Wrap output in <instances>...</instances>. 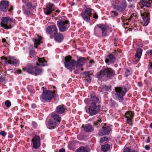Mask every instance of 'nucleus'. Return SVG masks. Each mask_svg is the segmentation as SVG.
<instances>
[{"mask_svg":"<svg viewBox=\"0 0 152 152\" xmlns=\"http://www.w3.org/2000/svg\"><path fill=\"white\" fill-rule=\"evenodd\" d=\"M115 73V71L112 69L107 68L101 70L99 73L97 74L96 76L99 79L108 78L113 76Z\"/></svg>","mask_w":152,"mask_h":152,"instance_id":"nucleus-1","label":"nucleus"},{"mask_svg":"<svg viewBox=\"0 0 152 152\" xmlns=\"http://www.w3.org/2000/svg\"><path fill=\"white\" fill-rule=\"evenodd\" d=\"M55 90L53 91L51 90L46 91L43 90L41 99L42 101L50 102L53 98L55 97Z\"/></svg>","mask_w":152,"mask_h":152,"instance_id":"nucleus-2","label":"nucleus"},{"mask_svg":"<svg viewBox=\"0 0 152 152\" xmlns=\"http://www.w3.org/2000/svg\"><path fill=\"white\" fill-rule=\"evenodd\" d=\"M65 60L64 65L66 68L69 69L71 71L75 69L76 62L75 60L71 59V56H69L66 57L65 58Z\"/></svg>","mask_w":152,"mask_h":152,"instance_id":"nucleus-3","label":"nucleus"},{"mask_svg":"<svg viewBox=\"0 0 152 152\" xmlns=\"http://www.w3.org/2000/svg\"><path fill=\"white\" fill-rule=\"evenodd\" d=\"M126 88L124 87L122 88L121 87H116L115 88V95L117 99L119 100H123V96L126 94Z\"/></svg>","mask_w":152,"mask_h":152,"instance_id":"nucleus-4","label":"nucleus"},{"mask_svg":"<svg viewBox=\"0 0 152 152\" xmlns=\"http://www.w3.org/2000/svg\"><path fill=\"white\" fill-rule=\"evenodd\" d=\"M14 20L11 18H9L7 17H3L1 19V26L7 29H10L12 28L11 24L14 23Z\"/></svg>","mask_w":152,"mask_h":152,"instance_id":"nucleus-5","label":"nucleus"},{"mask_svg":"<svg viewBox=\"0 0 152 152\" xmlns=\"http://www.w3.org/2000/svg\"><path fill=\"white\" fill-rule=\"evenodd\" d=\"M57 24L59 30L62 32L67 30L69 26V24L67 20L63 21L60 20L57 21Z\"/></svg>","mask_w":152,"mask_h":152,"instance_id":"nucleus-6","label":"nucleus"},{"mask_svg":"<svg viewBox=\"0 0 152 152\" xmlns=\"http://www.w3.org/2000/svg\"><path fill=\"white\" fill-rule=\"evenodd\" d=\"M100 105H96L94 104H91L88 109V113L91 116L96 114L100 110Z\"/></svg>","mask_w":152,"mask_h":152,"instance_id":"nucleus-7","label":"nucleus"},{"mask_svg":"<svg viewBox=\"0 0 152 152\" xmlns=\"http://www.w3.org/2000/svg\"><path fill=\"white\" fill-rule=\"evenodd\" d=\"M127 6L126 1V0H121L120 4L114 5L115 9L119 12H122L125 10Z\"/></svg>","mask_w":152,"mask_h":152,"instance_id":"nucleus-8","label":"nucleus"},{"mask_svg":"<svg viewBox=\"0 0 152 152\" xmlns=\"http://www.w3.org/2000/svg\"><path fill=\"white\" fill-rule=\"evenodd\" d=\"M4 58L5 62L8 64L15 65H18L19 64L18 60L14 57L10 56L8 59L6 57H2L1 58Z\"/></svg>","mask_w":152,"mask_h":152,"instance_id":"nucleus-9","label":"nucleus"},{"mask_svg":"<svg viewBox=\"0 0 152 152\" xmlns=\"http://www.w3.org/2000/svg\"><path fill=\"white\" fill-rule=\"evenodd\" d=\"M40 137L38 135H35L32 139L31 142L32 143L33 147L35 149L38 148L40 146Z\"/></svg>","mask_w":152,"mask_h":152,"instance_id":"nucleus-10","label":"nucleus"},{"mask_svg":"<svg viewBox=\"0 0 152 152\" xmlns=\"http://www.w3.org/2000/svg\"><path fill=\"white\" fill-rule=\"evenodd\" d=\"M141 16L142 17L143 21V25L145 26H147L150 20L149 13L147 11H145L143 13H141Z\"/></svg>","mask_w":152,"mask_h":152,"instance_id":"nucleus-11","label":"nucleus"},{"mask_svg":"<svg viewBox=\"0 0 152 152\" xmlns=\"http://www.w3.org/2000/svg\"><path fill=\"white\" fill-rule=\"evenodd\" d=\"M9 2L7 1L2 0L0 1V10L7 12L8 10Z\"/></svg>","mask_w":152,"mask_h":152,"instance_id":"nucleus-12","label":"nucleus"},{"mask_svg":"<svg viewBox=\"0 0 152 152\" xmlns=\"http://www.w3.org/2000/svg\"><path fill=\"white\" fill-rule=\"evenodd\" d=\"M134 113L131 111H127L125 113V117L126 118L127 122L132 125V119L134 117Z\"/></svg>","mask_w":152,"mask_h":152,"instance_id":"nucleus-13","label":"nucleus"},{"mask_svg":"<svg viewBox=\"0 0 152 152\" xmlns=\"http://www.w3.org/2000/svg\"><path fill=\"white\" fill-rule=\"evenodd\" d=\"M54 10V5L53 4L49 3L45 8L44 9V12L45 14L48 15Z\"/></svg>","mask_w":152,"mask_h":152,"instance_id":"nucleus-14","label":"nucleus"},{"mask_svg":"<svg viewBox=\"0 0 152 152\" xmlns=\"http://www.w3.org/2000/svg\"><path fill=\"white\" fill-rule=\"evenodd\" d=\"M46 31L49 34L56 35L58 32V29L56 26L52 25L47 28Z\"/></svg>","mask_w":152,"mask_h":152,"instance_id":"nucleus-15","label":"nucleus"},{"mask_svg":"<svg viewBox=\"0 0 152 152\" xmlns=\"http://www.w3.org/2000/svg\"><path fill=\"white\" fill-rule=\"evenodd\" d=\"M102 128V129H101L99 132L98 134L99 135L102 136L109 134L111 130V129L110 126H103Z\"/></svg>","mask_w":152,"mask_h":152,"instance_id":"nucleus-16","label":"nucleus"},{"mask_svg":"<svg viewBox=\"0 0 152 152\" xmlns=\"http://www.w3.org/2000/svg\"><path fill=\"white\" fill-rule=\"evenodd\" d=\"M91 101L92 102L91 104H94L96 105H100V102L98 97L96 96L94 92H92L91 94Z\"/></svg>","mask_w":152,"mask_h":152,"instance_id":"nucleus-17","label":"nucleus"},{"mask_svg":"<svg viewBox=\"0 0 152 152\" xmlns=\"http://www.w3.org/2000/svg\"><path fill=\"white\" fill-rule=\"evenodd\" d=\"M116 59L115 56L111 53H110L107 56V58L105 59V61L106 63H110V64H113Z\"/></svg>","mask_w":152,"mask_h":152,"instance_id":"nucleus-18","label":"nucleus"},{"mask_svg":"<svg viewBox=\"0 0 152 152\" xmlns=\"http://www.w3.org/2000/svg\"><path fill=\"white\" fill-rule=\"evenodd\" d=\"M85 59L84 58L79 57L77 60V62L76 65V67L78 69L83 70V69L82 67L85 61Z\"/></svg>","mask_w":152,"mask_h":152,"instance_id":"nucleus-19","label":"nucleus"},{"mask_svg":"<svg viewBox=\"0 0 152 152\" xmlns=\"http://www.w3.org/2000/svg\"><path fill=\"white\" fill-rule=\"evenodd\" d=\"M66 110V106L63 104L58 106L56 108V112L59 114L64 113Z\"/></svg>","mask_w":152,"mask_h":152,"instance_id":"nucleus-20","label":"nucleus"},{"mask_svg":"<svg viewBox=\"0 0 152 152\" xmlns=\"http://www.w3.org/2000/svg\"><path fill=\"white\" fill-rule=\"evenodd\" d=\"M59 124V123H57L52 119H50L48 123V127L50 129H54Z\"/></svg>","mask_w":152,"mask_h":152,"instance_id":"nucleus-21","label":"nucleus"},{"mask_svg":"<svg viewBox=\"0 0 152 152\" xmlns=\"http://www.w3.org/2000/svg\"><path fill=\"white\" fill-rule=\"evenodd\" d=\"M142 50L141 48H139L137 49L136 53L135 55L136 57L135 61L136 62H138L140 60L142 54Z\"/></svg>","mask_w":152,"mask_h":152,"instance_id":"nucleus-22","label":"nucleus"},{"mask_svg":"<svg viewBox=\"0 0 152 152\" xmlns=\"http://www.w3.org/2000/svg\"><path fill=\"white\" fill-rule=\"evenodd\" d=\"M23 70L29 73L33 74L34 73V71L35 70V67L30 65L28 66L26 68H23Z\"/></svg>","mask_w":152,"mask_h":152,"instance_id":"nucleus-23","label":"nucleus"},{"mask_svg":"<svg viewBox=\"0 0 152 152\" xmlns=\"http://www.w3.org/2000/svg\"><path fill=\"white\" fill-rule=\"evenodd\" d=\"M97 26L101 30L102 36L104 37L106 36L107 35V29L105 25L103 24H99Z\"/></svg>","mask_w":152,"mask_h":152,"instance_id":"nucleus-24","label":"nucleus"},{"mask_svg":"<svg viewBox=\"0 0 152 152\" xmlns=\"http://www.w3.org/2000/svg\"><path fill=\"white\" fill-rule=\"evenodd\" d=\"M54 39L56 41L60 42L62 41L64 39L63 35L60 33L54 35Z\"/></svg>","mask_w":152,"mask_h":152,"instance_id":"nucleus-25","label":"nucleus"},{"mask_svg":"<svg viewBox=\"0 0 152 152\" xmlns=\"http://www.w3.org/2000/svg\"><path fill=\"white\" fill-rule=\"evenodd\" d=\"M51 116L55 121H56V122L59 124L61 121V118L59 115L55 113H53L51 115Z\"/></svg>","mask_w":152,"mask_h":152,"instance_id":"nucleus-26","label":"nucleus"},{"mask_svg":"<svg viewBox=\"0 0 152 152\" xmlns=\"http://www.w3.org/2000/svg\"><path fill=\"white\" fill-rule=\"evenodd\" d=\"M37 58L38 59V62L36 63L37 66H43L46 64V61L44 58H40L38 57H37Z\"/></svg>","mask_w":152,"mask_h":152,"instance_id":"nucleus-27","label":"nucleus"},{"mask_svg":"<svg viewBox=\"0 0 152 152\" xmlns=\"http://www.w3.org/2000/svg\"><path fill=\"white\" fill-rule=\"evenodd\" d=\"M91 9L90 8H86V21L90 22V17L91 16Z\"/></svg>","mask_w":152,"mask_h":152,"instance_id":"nucleus-28","label":"nucleus"},{"mask_svg":"<svg viewBox=\"0 0 152 152\" xmlns=\"http://www.w3.org/2000/svg\"><path fill=\"white\" fill-rule=\"evenodd\" d=\"M151 0H140V3L143 6L149 7L151 4Z\"/></svg>","mask_w":152,"mask_h":152,"instance_id":"nucleus-29","label":"nucleus"},{"mask_svg":"<svg viewBox=\"0 0 152 152\" xmlns=\"http://www.w3.org/2000/svg\"><path fill=\"white\" fill-rule=\"evenodd\" d=\"M90 57H87L86 58V61H87V66L89 67L91 66V65L93 64L94 63V61L92 59L89 60Z\"/></svg>","mask_w":152,"mask_h":152,"instance_id":"nucleus-30","label":"nucleus"},{"mask_svg":"<svg viewBox=\"0 0 152 152\" xmlns=\"http://www.w3.org/2000/svg\"><path fill=\"white\" fill-rule=\"evenodd\" d=\"M42 39V37L41 36H38V39H34V47L36 48H37V46H36L35 45H39L41 42V40Z\"/></svg>","mask_w":152,"mask_h":152,"instance_id":"nucleus-31","label":"nucleus"},{"mask_svg":"<svg viewBox=\"0 0 152 152\" xmlns=\"http://www.w3.org/2000/svg\"><path fill=\"white\" fill-rule=\"evenodd\" d=\"M110 148V146L108 144L102 145L101 149L103 152H107Z\"/></svg>","mask_w":152,"mask_h":152,"instance_id":"nucleus-32","label":"nucleus"},{"mask_svg":"<svg viewBox=\"0 0 152 152\" xmlns=\"http://www.w3.org/2000/svg\"><path fill=\"white\" fill-rule=\"evenodd\" d=\"M94 128L90 124H88L86 126V132H93Z\"/></svg>","mask_w":152,"mask_h":152,"instance_id":"nucleus-33","label":"nucleus"},{"mask_svg":"<svg viewBox=\"0 0 152 152\" xmlns=\"http://www.w3.org/2000/svg\"><path fill=\"white\" fill-rule=\"evenodd\" d=\"M92 75L90 73L89 71L86 72V81L88 83L91 82V76Z\"/></svg>","mask_w":152,"mask_h":152,"instance_id":"nucleus-34","label":"nucleus"},{"mask_svg":"<svg viewBox=\"0 0 152 152\" xmlns=\"http://www.w3.org/2000/svg\"><path fill=\"white\" fill-rule=\"evenodd\" d=\"M34 73L33 75H40L42 72V70L41 69H37L35 67V70L34 71Z\"/></svg>","mask_w":152,"mask_h":152,"instance_id":"nucleus-35","label":"nucleus"},{"mask_svg":"<svg viewBox=\"0 0 152 152\" xmlns=\"http://www.w3.org/2000/svg\"><path fill=\"white\" fill-rule=\"evenodd\" d=\"M29 55L31 58H33L36 55V53L34 50H31L29 52Z\"/></svg>","mask_w":152,"mask_h":152,"instance_id":"nucleus-36","label":"nucleus"},{"mask_svg":"<svg viewBox=\"0 0 152 152\" xmlns=\"http://www.w3.org/2000/svg\"><path fill=\"white\" fill-rule=\"evenodd\" d=\"M76 152H86V147L82 146L79 148Z\"/></svg>","mask_w":152,"mask_h":152,"instance_id":"nucleus-37","label":"nucleus"},{"mask_svg":"<svg viewBox=\"0 0 152 152\" xmlns=\"http://www.w3.org/2000/svg\"><path fill=\"white\" fill-rule=\"evenodd\" d=\"M102 121L100 119H98L96 122H94V126L98 128L99 126L100 125V123Z\"/></svg>","mask_w":152,"mask_h":152,"instance_id":"nucleus-38","label":"nucleus"},{"mask_svg":"<svg viewBox=\"0 0 152 152\" xmlns=\"http://www.w3.org/2000/svg\"><path fill=\"white\" fill-rule=\"evenodd\" d=\"M111 15L112 17H114L118 15V13L116 11H113L111 12Z\"/></svg>","mask_w":152,"mask_h":152,"instance_id":"nucleus-39","label":"nucleus"},{"mask_svg":"<svg viewBox=\"0 0 152 152\" xmlns=\"http://www.w3.org/2000/svg\"><path fill=\"white\" fill-rule=\"evenodd\" d=\"M108 140V138L107 137H104L101 138L100 140V142L102 143L105 141H106Z\"/></svg>","mask_w":152,"mask_h":152,"instance_id":"nucleus-40","label":"nucleus"},{"mask_svg":"<svg viewBox=\"0 0 152 152\" xmlns=\"http://www.w3.org/2000/svg\"><path fill=\"white\" fill-rule=\"evenodd\" d=\"M5 104L7 107H9L11 105V103L10 101L7 100L5 101Z\"/></svg>","mask_w":152,"mask_h":152,"instance_id":"nucleus-41","label":"nucleus"},{"mask_svg":"<svg viewBox=\"0 0 152 152\" xmlns=\"http://www.w3.org/2000/svg\"><path fill=\"white\" fill-rule=\"evenodd\" d=\"M81 15L82 16L83 19L86 20V10H84L81 13Z\"/></svg>","mask_w":152,"mask_h":152,"instance_id":"nucleus-42","label":"nucleus"},{"mask_svg":"<svg viewBox=\"0 0 152 152\" xmlns=\"http://www.w3.org/2000/svg\"><path fill=\"white\" fill-rule=\"evenodd\" d=\"M124 152H137L134 151H131V150L130 148H125L124 150Z\"/></svg>","mask_w":152,"mask_h":152,"instance_id":"nucleus-43","label":"nucleus"},{"mask_svg":"<svg viewBox=\"0 0 152 152\" xmlns=\"http://www.w3.org/2000/svg\"><path fill=\"white\" fill-rule=\"evenodd\" d=\"M111 86H107L105 85L104 87V88L106 90V91H108L110 89Z\"/></svg>","mask_w":152,"mask_h":152,"instance_id":"nucleus-44","label":"nucleus"},{"mask_svg":"<svg viewBox=\"0 0 152 152\" xmlns=\"http://www.w3.org/2000/svg\"><path fill=\"white\" fill-rule=\"evenodd\" d=\"M134 7H135V6H134V4H129L128 6V7L129 9H133L134 8Z\"/></svg>","mask_w":152,"mask_h":152,"instance_id":"nucleus-45","label":"nucleus"},{"mask_svg":"<svg viewBox=\"0 0 152 152\" xmlns=\"http://www.w3.org/2000/svg\"><path fill=\"white\" fill-rule=\"evenodd\" d=\"M31 125L33 127L36 128L37 127V123L35 122H32Z\"/></svg>","mask_w":152,"mask_h":152,"instance_id":"nucleus-46","label":"nucleus"},{"mask_svg":"<svg viewBox=\"0 0 152 152\" xmlns=\"http://www.w3.org/2000/svg\"><path fill=\"white\" fill-rule=\"evenodd\" d=\"M130 74V72L129 70L126 69L125 72V76L127 77Z\"/></svg>","mask_w":152,"mask_h":152,"instance_id":"nucleus-47","label":"nucleus"},{"mask_svg":"<svg viewBox=\"0 0 152 152\" xmlns=\"http://www.w3.org/2000/svg\"><path fill=\"white\" fill-rule=\"evenodd\" d=\"M0 134L2 136H4L6 135L7 133L5 131H2L1 132Z\"/></svg>","mask_w":152,"mask_h":152,"instance_id":"nucleus-48","label":"nucleus"},{"mask_svg":"<svg viewBox=\"0 0 152 152\" xmlns=\"http://www.w3.org/2000/svg\"><path fill=\"white\" fill-rule=\"evenodd\" d=\"M27 5V7L30 9H31L32 7L31 4L30 2H28Z\"/></svg>","mask_w":152,"mask_h":152,"instance_id":"nucleus-49","label":"nucleus"},{"mask_svg":"<svg viewBox=\"0 0 152 152\" xmlns=\"http://www.w3.org/2000/svg\"><path fill=\"white\" fill-rule=\"evenodd\" d=\"M82 134H79L78 135L77 137L78 139L80 140H83V138L82 137Z\"/></svg>","mask_w":152,"mask_h":152,"instance_id":"nucleus-50","label":"nucleus"},{"mask_svg":"<svg viewBox=\"0 0 152 152\" xmlns=\"http://www.w3.org/2000/svg\"><path fill=\"white\" fill-rule=\"evenodd\" d=\"M145 148L147 150H149L150 149V147L149 145H146L145 146Z\"/></svg>","mask_w":152,"mask_h":152,"instance_id":"nucleus-51","label":"nucleus"},{"mask_svg":"<svg viewBox=\"0 0 152 152\" xmlns=\"http://www.w3.org/2000/svg\"><path fill=\"white\" fill-rule=\"evenodd\" d=\"M93 17H94V18H95V19H97L98 18V15L96 13H95Z\"/></svg>","mask_w":152,"mask_h":152,"instance_id":"nucleus-52","label":"nucleus"},{"mask_svg":"<svg viewBox=\"0 0 152 152\" xmlns=\"http://www.w3.org/2000/svg\"><path fill=\"white\" fill-rule=\"evenodd\" d=\"M31 107L33 108H35L36 107V105L35 104H33L31 105Z\"/></svg>","mask_w":152,"mask_h":152,"instance_id":"nucleus-53","label":"nucleus"},{"mask_svg":"<svg viewBox=\"0 0 152 152\" xmlns=\"http://www.w3.org/2000/svg\"><path fill=\"white\" fill-rule=\"evenodd\" d=\"M59 152H65V150L64 149L61 148L59 150Z\"/></svg>","mask_w":152,"mask_h":152,"instance_id":"nucleus-54","label":"nucleus"},{"mask_svg":"<svg viewBox=\"0 0 152 152\" xmlns=\"http://www.w3.org/2000/svg\"><path fill=\"white\" fill-rule=\"evenodd\" d=\"M132 16L131 15L129 18H128V19H126L125 20L126 21L127 20H130L132 18Z\"/></svg>","mask_w":152,"mask_h":152,"instance_id":"nucleus-55","label":"nucleus"},{"mask_svg":"<svg viewBox=\"0 0 152 152\" xmlns=\"http://www.w3.org/2000/svg\"><path fill=\"white\" fill-rule=\"evenodd\" d=\"M90 149L86 147V152H90Z\"/></svg>","mask_w":152,"mask_h":152,"instance_id":"nucleus-56","label":"nucleus"},{"mask_svg":"<svg viewBox=\"0 0 152 152\" xmlns=\"http://www.w3.org/2000/svg\"><path fill=\"white\" fill-rule=\"evenodd\" d=\"M149 66H150L151 68L152 69V62H150L149 63Z\"/></svg>","mask_w":152,"mask_h":152,"instance_id":"nucleus-57","label":"nucleus"},{"mask_svg":"<svg viewBox=\"0 0 152 152\" xmlns=\"http://www.w3.org/2000/svg\"><path fill=\"white\" fill-rule=\"evenodd\" d=\"M13 9V7L12 6H11V7L10 9L9 10V11H11Z\"/></svg>","mask_w":152,"mask_h":152,"instance_id":"nucleus-58","label":"nucleus"},{"mask_svg":"<svg viewBox=\"0 0 152 152\" xmlns=\"http://www.w3.org/2000/svg\"><path fill=\"white\" fill-rule=\"evenodd\" d=\"M22 7H23V11H24V12H25L26 13H28L27 12H25V6L24 5H23Z\"/></svg>","mask_w":152,"mask_h":152,"instance_id":"nucleus-59","label":"nucleus"},{"mask_svg":"<svg viewBox=\"0 0 152 152\" xmlns=\"http://www.w3.org/2000/svg\"><path fill=\"white\" fill-rule=\"evenodd\" d=\"M70 4H71V6H73L74 5V3L72 1H71L70 2Z\"/></svg>","mask_w":152,"mask_h":152,"instance_id":"nucleus-60","label":"nucleus"},{"mask_svg":"<svg viewBox=\"0 0 152 152\" xmlns=\"http://www.w3.org/2000/svg\"><path fill=\"white\" fill-rule=\"evenodd\" d=\"M150 142V140L149 137H148L147 140V142Z\"/></svg>","mask_w":152,"mask_h":152,"instance_id":"nucleus-61","label":"nucleus"},{"mask_svg":"<svg viewBox=\"0 0 152 152\" xmlns=\"http://www.w3.org/2000/svg\"><path fill=\"white\" fill-rule=\"evenodd\" d=\"M6 40L5 39L3 38L2 39V42H6Z\"/></svg>","mask_w":152,"mask_h":152,"instance_id":"nucleus-62","label":"nucleus"},{"mask_svg":"<svg viewBox=\"0 0 152 152\" xmlns=\"http://www.w3.org/2000/svg\"><path fill=\"white\" fill-rule=\"evenodd\" d=\"M149 53H151L152 55V49L151 50H150L149 51Z\"/></svg>","mask_w":152,"mask_h":152,"instance_id":"nucleus-63","label":"nucleus"},{"mask_svg":"<svg viewBox=\"0 0 152 152\" xmlns=\"http://www.w3.org/2000/svg\"><path fill=\"white\" fill-rule=\"evenodd\" d=\"M149 127L151 128H152V123L150 124Z\"/></svg>","mask_w":152,"mask_h":152,"instance_id":"nucleus-64","label":"nucleus"}]
</instances>
